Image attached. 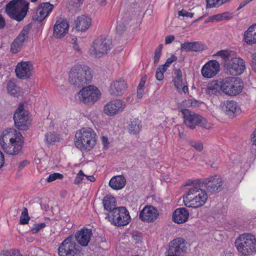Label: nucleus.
Returning <instances> with one entry per match:
<instances>
[{
	"instance_id": "obj_37",
	"label": "nucleus",
	"mask_w": 256,
	"mask_h": 256,
	"mask_svg": "<svg viewBox=\"0 0 256 256\" xmlns=\"http://www.w3.org/2000/svg\"><path fill=\"white\" fill-rule=\"evenodd\" d=\"M177 57L174 54H172L170 58H167L165 64L161 65L163 67L164 71H166L168 68L170 66V64L173 62H176L177 60Z\"/></svg>"
},
{
	"instance_id": "obj_35",
	"label": "nucleus",
	"mask_w": 256,
	"mask_h": 256,
	"mask_svg": "<svg viewBox=\"0 0 256 256\" xmlns=\"http://www.w3.org/2000/svg\"><path fill=\"white\" fill-rule=\"evenodd\" d=\"M46 142L48 144H53L55 142L60 140L58 135L54 133L48 132L45 135Z\"/></svg>"
},
{
	"instance_id": "obj_63",
	"label": "nucleus",
	"mask_w": 256,
	"mask_h": 256,
	"mask_svg": "<svg viewBox=\"0 0 256 256\" xmlns=\"http://www.w3.org/2000/svg\"><path fill=\"white\" fill-rule=\"evenodd\" d=\"M132 236L134 240H136L137 242H138L141 240V236L138 233L133 234Z\"/></svg>"
},
{
	"instance_id": "obj_50",
	"label": "nucleus",
	"mask_w": 256,
	"mask_h": 256,
	"mask_svg": "<svg viewBox=\"0 0 256 256\" xmlns=\"http://www.w3.org/2000/svg\"><path fill=\"white\" fill-rule=\"evenodd\" d=\"M222 14L223 20H230L234 16L233 13L230 12H224Z\"/></svg>"
},
{
	"instance_id": "obj_14",
	"label": "nucleus",
	"mask_w": 256,
	"mask_h": 256,
	"mask_svg": "<svg viewBox=\"0 0 256 256\" xmlns=\"http://www.w3.org/2000/svg\"><path fill=\"white\" fill-rule=\"evenodd\" d=\"M227 72L233 76L240 75L246 69L245 62L239 57L234 56L224 64Z\"/></svg>"
},
{
	"instance_id": "obj_41",
	"label": "nucleus",
	"mask_w": 256,
	"mask_h": 256,
	"mask_svg": "<svg viewBox=\"0 0 256 256\" xmlns=\"http://www.w3.org/2000/svg\"><path fill=\"white\" fill-rule=\"evenodd\" d=\"M166 71H164L163 67L159 66L156 73V78L158 80L160 81L164 79V74Z\"/></svg>"
},
{
	"instance_id": "obj_55",
	"label": "nucleus",
	"mask_w": 256,
	"mask_h": 256,
	"mask_svg": "<svg viewBox=\"0 0 256 256\" xmlns=\"http://www.w3.org/2000/svg\"><path fill=\"white\" fill-rule=\"evenodd\" d=\"M146 76L142 78L137 88L143 89L146 84Z\"/></svg>"
},
{
	"instance_id": "obj_46",
	"label": "nucleus",
	"mask_w": 256,
	"mask_h": 256,
	"mask_svg": "<svg viewBox=\"0 0 256 256\" xmlns=\"http://www.w3.org/2000/svg\"><path fill=\"white\" fill-rule=\"evenodd\" d=\"M173 82H174V85L176 88L177 89V90L178 92H180L181 88L182 86V78H176V79H174Z\"/></svg>"
},
{
	"instance_id": "obj_22",
	"label": "nucleus",
	"mask_w": 256,
	"mask_h": 256,
	"mask_svg": "<svg viewBox=\"0 0 256 256\" xmlns=\"http://www.w3.org/2000/svg\"><path fill=\"white\" fill-rule=\"evenodd\" d=\"M219 63L216 60L209 61L202 68L201 72L202 75L206 78H212L216 76L220 72Z\"/></svg>"
},
{
	"instance_id": "obj_45",
	"label": "nucleus",
	"mask_w": 256,
	"mask_h": 256,
	"mask_svg": "<svg viewBox=\"0 0 256 256\" xmlns=\"http://www.w3.org/2000/svg\"><path fill=\"white\" fill-rule=\"evenodd\" d=\"M85 176H86V175L84 174L82 170H80L75 178L74 180V184H79L82 181L84 177Z\"/></svg>"
},
{
	"instance_id": "obj_52",
	"label": "nucleus",
	"mask_w": 256,
	"mask_h": 256,
	"mask_svg": "<svg viewBox=\"0 0 256 256\" xmlns=\"http://www.w3.org/2000/svg\"><path fill=\"white\" fill-rule=\"evenodd\" d=\"M252 68L254 71L255 72H256V52L254 53L252 55Z\"/></svg>"
},
{
	"instance_id": "obj_11",
	"label": "nucleus",
	"mask_w": 256,
	"mask_h": 256,
	"mask_svg": "<svg viewBox=\"0 0 256 256\" xmlns=\"http://www.w3.org/2000/svg\"><path fill=\"white\" fill-rule=\"evenodd\" d=\"M187 242L183 238H177L168 244L167 256H184L187 251Z\"/></svg>"
},
{
	"instance_id": "obj_36",
	"label": "nucleus",
	"mask_w": 256,
	"mask_h": 256,
	"mask_svg": "<svg viewBox=\"0 0 256 256\" xmlns=\"http://www.w3.org/2000/svg\"><path fill=\"white\" fill-rule=\"evenodd\" d=\"M162 47L163 46L162 44H160L154 52V64L155 65H156L158 62L159 60L162 55Z\"/></svg>"
},
{
	"instance_id": "obj_19",
	"label": "nucleus",
	"mask_w": 256,
	"mask_h": 256,
	"mask_svg": "<svg viewBox=\"0 0 256 256\" xmlns=\"http://www.w3.org/2000/svg\"><path fill=\"white\" fill-rule=\"evenodd\" d=\"M10 143L8 146L3 138L0 140V144L4 150L9 154L15 155L18 154L22 148L23 142L16 141V138H12L10 139Z\"/></svg>"
},
{
	"instance_id": "obj_61",
	"label": "nucleus",
	"mask_w": 256,
	"mask_h": 256,
	"mask_svg": "<svg viewBox=\"0 0 256 256\" xmlns=\"http://www.w3.org/2000/svg\"><path fill=\"white\" fill-rule=\"evenodd\" d=\"M4 164V158L3 154L0 151V168H2Z\"/></svg>"
},
{
	"instance_id": "obj_62",
	"label": "nucleus",
	"mask_w": 256,
	"mask_h": 256,
	"mask_svg": "<svg viewBox=\"0 0 256 256\" xmlns=\"http://www.w3.org/2000/svg\"><path fill=\"white\" fill-rule=\"evenodd\" d=\"M248 3L247 2V1L246 0H244V1L242 2L240 4V6H238V8H237V10H240L241 8H244L245 6H246V4H248Z\"/></svg>"
},
{
	"instance_id": "obj_30",
	"label": "nucleus",
	"mask_w": 256,
	"mask_h": 256,
	"mask_svg": "<svg viewBox=\"0 0 256 256\" xmlns=\"http://www.w3.org/2000/svg\"><path fill=\"white\" fill-rule=\"evenodd\" d=\"M221 81L212 80L208 83L206 89V93L210 96L217 95L222 91Z\"/></svg>"
},
{
	"instance_id": "obj_9",
	"label": "nucleus",
	"mask_w": 256,
	"mask_h": 256,
	"mask_svg": "<svg viewBox=\"0 0 256 256\" xmlns=\"http://www.w3.org/2000/svg\"><path fill=\"white\" fill-rule=\"evenodd\" d=\"M184 123L191 129H194L196 126L206 128V120L200 115L190 112L186 108L181 109Z\"/></svg>"
},
{
	"instance_id": "obj_7",
	"label": "nucleus",
	"mask_w": 256,
	"mask_h": 256,
	"mask_svg": "<svg viewBox=\"0 0 256 256\" xmlns=\"http://www.w3.org/2000/svg\"><path fill=\"white\" fill-rule=\"evenodd\" d=\"M81 249L75 242L74 236L70 235L59 246L58 254L59 256H74L80 254Z\"/></svg>"
},
{
	"instance_id": "obj_40",
	"label": "nucleus",
	"mask_w": 256,
	"mask_h": 256,
	"mask_svg": "<svg viewBox=\"0 0 256 256\" xmlns=\"http://www.w3.org/2000/svg\"><path fill=\"white\" fill-rule=\"evenodd\" d=\"M7 88L8 92L12 95H15L17 92V86L16 84L12 81L8 82Z\"/></svg>"
},
{
	"instance_id": "obj_18",
	"label": "nucleus",
	"mask_w": 256,
	"mask_h": 256,
	"mask_svg": "<svg viewBox=\"0 0 256 256\" xmlns=\"http://www.w3.org/2000/svg\"><path fill=\"white\" fill-rule=\"evenodd\" d=\"M54 5L46 2L40 4L36 9V14L33 16L34 22H41L52 11Z\"/></svg>"
},
{
	"instance_id": "obj_15",
	"label": "nucleus",
	"mask_w": 256,
	"mask_h": 256,
	"mask_svg": "<svg viewBox=\"0 0 256 256\" xmlns=\"http://www.w3.org/2000/svg\"><path fill=\"white\" fill-rule=\"evenodd\" d=\"M33 66L30 62H21L18 64L15 69L17 77L21 80H28L32 74Z\"/></svg>"
},
{
	"instance_id": "obj_8",
	"label": "nucleus",
	"mask_w": 256,
	"mask_h": 256,
	"mask_svg": "<svg viewBox=\"0 0 256 256\" xmlns=\"http://www.w3.org/2000/svg\"><path fill=\"white\" fill-rule=\"evenodd\" d=\"M108 216L111 223L118 226H126L131 220L128 211L124 206L118 207Z\"/></svg>"
},
{
	"instance_id": "obj_13",
	"label": "nucleus",
	"mask_w": 256,
	"mask_h": 256,
	"mask_svg": "<svg viewBox=\"0 0 256 256\" xmlns=\"http://www.w3.org/2000/svg\"><path fill=\"white\" fill-rule=\"evenodd\" d=\"M15 126L20 130H26L28 128V112L24 110L23 104L19 105L14 114Z\"/></svg>"
},
{
	"instance_id": "obj_60",
	"label": "nucleus",
	"mask_w": 256,
	"mask_h": 256,
	"mask_svg": "<svg viewBox=\"0 0 256 256\" xmlns=\"http://www.w3.org/2000/svg\"><path fill=\"white\" fill-rule=\"evenodd\" d=\"M188 104H190L192 106H196L198 105V102L195 100H188Z\"/></svg>"
},
{
	"instance_id": "obj_53",
	"label": "nucleus",
	"mask_w": 256,
	"mask_h": 256,
	"mask_svg": "<svg viewBox=\"0 0 256 256\" xmlns=\"http://www.w3.org/2000/svg\"><path fill=\"white\" fill-rule=\"evenodd\" d=\"M101 138L102 143L104 145V148L107 149L109 144L108 138L104 136H102Z\"/></svg>"
},
{
	"instance_id": "obj_24",
	"label": "nucleus",
	"mask_w": 256,
	"mask_h": 256,
	"mask_svg": "<svg viewBox=\"0 0 256 256\" xmlns=\"http://www.w3.org/2000/svg\"><path fill=\"white\" fill-rule=\"evenodd\" d=\"M68 29L69 24L66 20L60 18L54 25V36L56 38H62L68 33Z\"/></svg>"
},
{
	"instance_id": "obj_26",
	"label": "nucleus",
	"mask_w": 256,
	"mask_h": 256,
	"mask_svg": "<svg viewBox=\"0 0 256 256\" xmlns=\"http://www.w3.org/2000/svg\"><path fill=\"white\" fill-rule=\"evenodd\" d=\"M92 23L90 17L82 15L78 16L75 20V28L78 31L85 32L89 28Z\"/></svg>"
},
{
	"instance_id": "obj_6",
	"label": "nucleus",
	"mask_w": 256,
	"mask_h": 256,
	"mask_svg": "<svg viewBox=\"0 0 256 256\" xmlns=\"http://www.w3.org/2000/svg\"><path fill=\"white\" fill-rule=\"evenodd\" d=\"M222 92L225 94L234 96L239 94L242 90V81L236 77H227L221 81Z\"/></svg>"
},
{
	"instance_id": "obj_64",
	"label": "nucleus",
	"mask_w": 256,
	"mask_h": 256,
	"mask_svg": "<svg viewBox=\"0 0 256 256\" xmlns=\"http://www.w3.org/2000/svg\"><path fill=\"white\" fill-rule=\"evenodd\" d=\"M252 136V141L253 142V144L256 145V130L254 132Z\"/></svg>"
},
{
	"instance_id": "obj_12",
	"label": "nucleus",
	"mask_w": 256,
	"mask_h": 256,
	"mask_svg": "<svg viewBox=\"0 0 256 256\" xmlns=\"http://www.w3.org/2000/svg\"><path fill=\"white\" fill-rule=\"evenodd\" d=\"M112 39L110 38L100 36L94 42V53L96 57L107 54L112 48Z\"/></svg>"
},
{
	"instance_id": "obj_20",
	"label": "nucleus",
	"mask_w": 256,
	"mask_h": 256,
	"mask_svg": "<svg viewBox=\"0 0 256 256\" xmlns=\"http://www.w3.org/2000/svg\"><path fill=\"white\" fill-rule=\"evenodd\" d=\"M207 190L211 192H218L222 185L223 182L222 177L215 175L204 178L202 182Z\"/></svg>"
},
{
	"instance_id": "obj_1",
	"label": "nucleus",
	"mask_w": 256,
	"mask_h": 256,
	"mask_svg": "<svg viewBox=\"0 0 256 256\" xmlns=\"http://www.w3.org/2000/svg\"><path fill=\"white\" fill-rule=\"evenodd\" d=\"M91 68L86 65H76L69 72L70 82L77 88L84 87L92 79Z\"/></svg>"
},
{
	"instance_id": "obj_4",
	"label": "nucleus",
	"mask_w": 256,
	"mask_h": 256,
	"mask_svg": "<svg viewBox=\"0 0 256 256\" xmlns=\"http://www.w3.org/2000/svg\"><path fill=\"white\" fill-rule=\"evenodd\" d=\"M235 245L242 256H248L256 252V238L252 234L244 233L240 235L236 240Z\"/></svg>"
},
{
	"instance_id": "obj_42",
	"label": "nucleus",
	"mask_w": 256,
	"mask_h": 256,
	"mask_svg": "<svg viewBox=\"0 0 256 256\" xmlns=\"http://www.w3.org/2000/svg\"><path fill=\"white\" fill-rule=\"evenodd\" d=\"M192 42H185L181 44L180 50L186 52H192Z\"/></svg>"
},
{
	"instance_id": "obj_43",
	"label": "nucleus",
	"mask_w": 256,
	"mask_h": 256,
	"mask_svg": "<svg viewBox=\"0 0 256 256\" xmlns=\"http://www.w3.org/2000/svg\"><path fill=\"white\" fill-rule=\"evenodd\" d=\"M64 178V176L60 173H54L52 174H50L49 175L48 177L47 178V181L48 182H53L57 179L62 180Z\"/></svg>"
},
{
	"instance_id": "obj_29",
	"label": "nucleus",
	"mask_w": 256,
	"mask_h": 256,
	"mask_svg": "<svg viewBox=\"0 0 256 256\" xmlns=\"http://www.w3.org/2000/svg\"><path fill=\"white\" fill-rule=\"evenodd\" d=\"M142 125L141 121L136 118H130L128 122L127 129L130 134L137 135L141 130Z\"/></svg>"
},
{
	"instance_id": "obj_49",
	"label": "nucleus",
	"mask_w": 256,
	"mask_h": 256,
	"mask_svg": "<svg viewBox=\"0 0 256 256\" xmlns=\"http://www.w3.org/2000/svg\"><path fill=\"white\" fill-rule=\"evenodd\" d=\"M178 15L179 16L192 18L194 16V14L192 12H189L186 10L182 9V10H179L178 12Z\"/></svg>"
},
{
	"instance_id": "obj_17",
	"label": "nucleus",
	"mask_w": 256,
	"mask_h": 256,
	"mask_svg": "<svg viewBox=\"0 0 256 256\" xmlns=\"http://www.w3.org/2000/svg\"><path fill=\"white\" fill-rule=\"evenodd\" d=\"M158 215L159 213L156 208L152 206H146L140 211L139 218L142 222L149 223L154 222Z\"/></svg>"
},
{
	"instance_id": "obj_32",
	"label": "nucleus",
	"mask_w": 256,
	"mask_h": 256,
	"mask_svg": "<svg viewBox=\"0 0 256 256\" xmlns=\"http://www.w3.org/2000/svg\"><path fill=\"white\" fill-rule=\"evenodd\" d=\"M244 39L246 44H252L256 43V24L250 26L244 34Z\"/></svg>"
},
{
	"instance_id": "obj_23",
	"label": "nucleus",
	"mask_w": 256,
	"mask_h": 256,
	"mask_svg": "<svg viewBox=\"0 0 256 256\" xmlns=\"http://www.w3.org/2000/svg\"><path fill=\"white\" fill-rule=\"evenodd\" d=\"M92 235V230L84 228L76 232L74 236V240H76L81 246H86L90 240Z\"/></svg>"
},
{
	"instance_id": "obj_58",
	"label": "nucleus",
	"mask_w": 256,
	"mask_h": 256,
	"mask_svg": "<svg viewBox=\"0 0 256 256\" xmlns=\"http://www.w3.org/2000/svg\"><path fill=\"white\" fill-rule=\"evenodd\" d=\"M6 26V20L4 17L0 14V30L2 29Z\"/></svg>"
},
{
	"instance_id": "obj_2",
	"label": "nucleus",
	"mask_w": 256,
	"mask_h": 256,
	"mask_svg": "<svg viewBox=\"0 0 256 256\" xmlns=\"http://www.w3.org/2000/svg\"><path fill=\"white\" fill-rule=\"evenodd\" d=\"M183 199L186 206L198 208L206 204L208 200V194L200 186H193L184 195Z\"/></svg>"
},
{
	"instance_id": "obj_48",
	"label": "nucleus",
	"mask_w": 256,
	"mask_h": 256,
	"mask_svg": "<svg viewBox=\"0 0 256 256\" xmlns=\"http://www.w3.org/2000/svg\"><path fill=\"white\" fill-rule=\"evenodd\" d=\"M185 186H190V188L192 187L193 186H200V182L199 180H188L186 182Z\"/></svg>"
},
{
	"instance_id": "obj_16",
	"label": "nucleus",
	"mask_w": 256,
	"mask_h": 256,
	"mask_svg": "<svg viewBox=\"0 0 256 256\" xmlns=\"http://www.w3.org/2000/svg\"><path fill=\"white\" fill-rule=\"evenodd\" d=\"M30 24L24 26L19 34L14 39L10 46V51L12 53L16 54L20 51L26 38L30 32Z\"/></svg>"
},
{
	"instance_id": "obj_21",
	"label": "nucleus",
	"mask_w": 256,
	"mask_h": 256,
	"mask_svg": "<svg viewBox=\"0 0 256 256\" xmlns=\"http://www.w3.org/2000/svg\"><path fill=\"white\" fill-rule=\"evenodd\" d=\"M125 108V104L120 100H112L106 104L104 108V112L108 116H114L122 112Z\"/></svg>"
},
{
	"instance_id": "obj_57",
	"label": "nucleus",
	"mask_w": 256,
	"mask_h": 256,
	"mask_svg": "<svg viewBox=\"0 0 256 256\" xmlns=\"http://www.w3.org/2000/svg\"><path fill=\"white\" fill-rule=\"evenodd\" d=\"M174 74L175 75V78L174 79L176 78H182V72L180 69H177L174 70Z\"/></svg>"
},
{
	"instance_id": "obj_38",
	"label": "nucleus",
	"mask_w": 256,
	"mask_h": 256,
	"mask_svg": "<svg viewBox=\"0 0 256 256\" xmlns=\"http://www.w3.org/2000/svg\"><path fill=\"white\" fill-rule=\"evenodd\" d=\"M205 45L199 42H193L192 52H200L205 49Z\"/></svg>"
},
{
	"instance_id": "obj_44",
	"label": "nucleus",
	"mask_w": 256,
	"mask_h": 256,
	"mask_svg": "<svg viewBox=\"0 0 256 256\" xmlns=\"http://www.w3.org/2000/svg\"><path fill=\"white\" fill-rule=\"evenodd\" d=\"M46 226V224L44 222L34 224L32 228L31 232L32 234L38 233L42 228H44Z\"/></svg>"
},
{
	"instance_id": "obj_34",
	"label": "nucleus",
	"mask_w": 256,
	"mask_h": 256,
	"mask_svg": "<svg viewBox=\"0 0 256 256\" xmlns=\"http://www.w3.org/2000/svg\"><path fill=\"white\" fill-rule=\"evenodd\" d=\"M236 54L234 52L228 50H221L216 54V56H220L224 60L225 62L230 60Z\"/></svg>"
},
{
	"instance_id": "obj_47",
	"label": "nucleus",
	"mask_w": 256,
	"mask_h": 256,
	"mask_svg": "<svg viewBox=\"0 0 256 256\" xmlns=\"http://www.w3.org/2000/svg\"><path fill=\"white\" fill-rule=\"evenodd\" d=\"M190 145L194 147L196 150L201 152L203 150V144L200 142H190Z\"/></svg>"
},
{
	"instance_id": "obj_28",
	"label": "nucleus",
	"mask_w": 256,
	"mask_h": 256,
	"mask_svg": "<svg viewBox=\"0 0 256 256\" xmlns=\"http://www.w3.org/2000/svg\"><path fill=\"white\" fill-rule=\"evenodd\" d=\"M126 179L122 175H118L112 177L109 182V186L114 190H119L125 186Z\"/></svg>"
},
{
	"instance_id": "obj_5",
	"label": "nucleus",
	"mask_w": 256,
	"mask_h": 256,
	"mask_svg": "<svg viewBox=\"0 0 256 256\" xmlns=\"http://www.w3.org/2000/svg\"><path fill=\"white\" fill-rule=\"evenodd\" d=\"M28 6L25 0H12L6 5L5 12L12 19L20 22L26 17Z\"/></svg>"
},
{
	"instance_id": "obj_31",
	"label": "nucleus",
	"mask_w": 256,
	"mask_h": 256,
	"mask_svg": "<svg viewBox=\"0 0 256 256\" xmlns=\"http://www.w3.org/2000/svg\"><path fill=\"white\" fill-rule=\"evenodd\" d=\"M223 108L226 114L232 118H234L235 114L240 110L238 104L234 100L226 101Z\"/></svg>"
},
{
	"instance_id": "obj_33",
	"label": "nucleus",
	"mask_w": 256,
	"mask_h": 256,
	"mask_svg": "<svg viewBox=\"0 0 256 256\" xmlns=\"http://www.w3.org/2000/svg\"><path fill=\"white\" fill-rule=\"evenodd\" d=\"M102 204L104 210L109 211L108 214L112 213L115 209H118V207H116L115 198L112 196H106L103 198Z\"/></svg>"
},
{
	"instance_id": "obj_25",
	"label": "nucleus",
	"mask_w": 256,
	"mask_h": 256,
	"mask_svg": "<svg viewBox=\"0 0 256 256\" xmlns=\"http://www.w3.org/2000/svg\"><path fill=\"white\" fill-rule=\"evenodd\" d=\"M126 88V82L124 80L120 78L111 84L109 92L111 95L119 96L124 93Z\"/></svg>"
},
{
	"instance_id": "obj_54",
	"label": "nucleus",
	"mask_w": 256,
	"mask_h": 256,
	"mask_svg": "<svg viewBox=\"0 0 256 256\" xmlns=\"http://www.w3.org/2000/svg\"><path fill=\"white\" fill-rule=\"evenodd\" d=\"M214 20L216 21L223 20L222 14L212 16L211 20L214 21Z\"/></svg>"
},
{
	"instance_id": "obj_3",
	"label": "nucleus",
	"mask_w": 256,
	"mask_h": 256,
	"mask_svg": "<svg viewBox=\"0 0 256 256\" xmlns=\"http://www.w3.org/2000/svg\"><path fill=\"white\" fill-rule=\"evenodd\" d=\"M96 142V134L91 128H82L76 134L75 146L80 150H90L95 146Z\"/></svg>"
},
{
	"instance_id": "obj_59",
	"label": "nucleus",
	"mask_w": 256,
	"mask_h": 256,
	"mask_svg": "<svg viewBox=\"0 0 256 256\" xmlns=\"http://www.w3.org/2000/svg\"><path fill=\"white\" fill-rule=\"evenodd\" d=\"M28 164H29V162L26 160H23L22 162H20V163L18 167L19 170H21L24 167H25Z\"/></svg>"
},
{
	"instance_id": "obj_10",
	"label": "nucleus",
	"mask_w": 256,
	"mask_h": 256,
	"mask_svg": "<svg viewBox=\"0 0 256 256\" xmlns=\"http://www.w3.org/2000/svg\"><path fill=\"white\" fill-rule=\"evenodd\" d=\"M100 95L99 90L92 85L83 87L78 93L80 100L88 104H94L100 98Z\"/></svg>"
},
{
	"instance_id": "obj_51",
	"label": "nucleus",
	"mask_w": 256,
	"mask_h": 256,
	"mask_svg": "<svg viewBox=\"0 0 256 256\" xmlns=\"http://www.w3.org/2000/svg\"><path fill=\"white\" fill-rule=\"evenodd\" d=\"M30 220V217H26L25 216H20V224H26L28 223L29 220Z\"/></svg>"
},
{
	"instance_id": "obj_39",
	"label": "nucleus",
	"mask_w": 256,
	"mask_h": 256,
	"mask_svg": "<svg viewBox=\"0 0 256 256\" xmlns=\"http://www.w3.org/2000/svg\"><path fill=\"white\" fill-rule=\"evenodd\" d=\"M0 256H22L18 250H12L2 252Z\"/></svg>"
},
{
	"instance_id": "obj_27",
	"label": "nucleus",
	"mask_w": 256,
	"mask_h": 256,
	"mask_svg": "<svg viewBox=\"0 0 256 256\" xmlns=\"http://www.w3.org/2000/svg\"><path fill=\"white\" fill-rule=\"evenodd\" d=\"M189 216V212L185 208H176L172 214V220L177 224L186 222Z\"/></svg>"
},
{
	"instance_id": "obj_56",
	"label": "nucleus",
	"mask_w": 256,
	"mask_h": 256,
	"mask_svg": "<svg viewBox=\"0 0 256 256\" xmlns=\"http://www.w3.org/2000/svg\"><path fill=\"white\" fill-rule=\"evenodd\" d=\"M174 40V36L172 35L166 36L165 38V44H166L172 43Z\"/></svg>"
}]
</instances>
